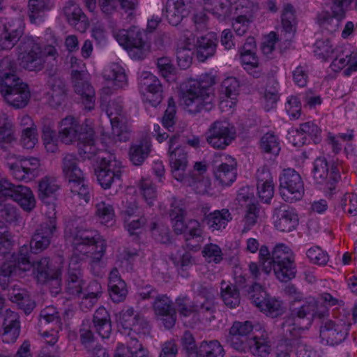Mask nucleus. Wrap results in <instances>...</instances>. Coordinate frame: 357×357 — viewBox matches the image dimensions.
Masks as SVG:
<instances>
[{"mask_svg":"<svg viewBox=\"0 0 357 357\" xmlns=\"http://www.w3.org/2000/svg\"><path fill=\"white\" fill-rule=\"evenodd\" d=\"M73 253L70 257L66 290L72 296H79L86 284L83 278L82 262L84 257L90 258L91 272L95 276L102 274L105 263L102 257L106 252L105 240L97 231L77 230L73 234Z\"/></svg>","mask_w":357,"mask_h":357,"instance_id":"nucleus-1","label":"nucleus"},{"mask_svg":"<svg viewBox=\"0 0 357 357\" xmlns=\"http://www.w3.org/2000/svg\"><path fill=\"white\" fill-rule=\"evenodd\" d=\"M13 244V237L8 231L1 233V248H4L6 250L5 252L1 251V256L3 255L4 260L1 264V276H10L16 273L17 270L26 271L33 266L37 280L40 282L44 283L52 280L56 284H59L61 273L52 268L50 258H42L31 265L28 246L25 245L22 246L19 253L15 254L10 252Z\"/></svg>","mask_w":357,"mask_h":357,"instance_id":"nucleus-2","label":"nucleus"},{"mask_svg":"<svg viewBox=\"0 0 357 357\" xmlns=\"http://www.w3.org/2000/svg\"><path fill=\"white\" fill-rule=\"evenodd\" d=\"M328 316V309L317 298L306 297L302 303H291L290 313L284 317L281 324L282 334L287 337H300L315 319H322Z\"/></svg>","mask_w":357,"mask_h":357,"instance_id":"nucleus-3","label":"nucleus"},{"mask_svg":"<svg viewBox=\"0 0 357 357\" xmlns=\"http://www.w3.org/2000/svg\"><path fill=\"white\" fill-rule=\"evenodd\" d=\"M258 250L261 269L266 275L273 271L277 279L282 282H287L296 277L295 257L288 246L277 245L271 254L266 245H261Z\"/></svg>","mask_w":357,"mask_h":357,"instance_id":"nucleus-4","label":"nucleus"},{"mask_svg":"<svg viewBox=\"0 0 357 357\" xmlns=\"http://www.w3.org/2000/svg\"><path fill=\"white\" fill-rule=\"evenodd\" d=\"M215 82V76L210 73L202 74L197 79L189 80L182 94L185 109L191 114L210 111L213 100L212 86Z\"/></svg>","mask_w":357,"mask_h":357,"instance_id":"nucleus-5","label":"nucleus"},{"mask_svg":"<svg viewBox=\"0 0 357 357\" xmlns=\"http://www.w3.org/2000/svg\"><path fill=\"white\" fill-rule=\"evenodd\" d=\"M51 37L52 43L45 46L43 50L33 37L28 36L23 37L17 47V61L20 66L29 71L38 72L44 68L45 58L50 57L56 61L59 54L54 45H57V40L54 36Z\"/></svg>","mask_w":357,"mask_h":357,"instance_id":"nucleus-6","label":"nucleus"},{"mask_svg":"<svg viewBox=\"0 0 357 357\" xmlns=\"http://www.w3.org/2000/svg\"><path fill=\"white\" fill-rule=\"evenodd\" d=\"M62 170L72 195L88 203L91 198L90 188L82 170L78 166L77 159L73 154H66L64 156Z\"/></svg>","mask_w":357,"mask_h":357,"instance_id":"nucleus-7","label":"nucleus"},{"mask_svg":"<svg viewBox=\"0 0 357 357\" xmlns=\"http://www.w3.org/2000/svg\"><path fill=\"white\" fill-rule=\"evenodd\" d=\"M15 69V63H10L12 73H6L1 77V96L8 105L22 108L28 104L30 92L27 84L13 73Z\"/></svg>","mask_w":357,"mask_h":357,"instance_id":"nucleus-8","label":"nucleus"},{"mask_svg":"<svg viewBox=\"0 0 357 357\" xmlns=\"http://www.w3.org/2000/svg\"><path fill=\"white\" fill-rule=\"evenodd\" d=\"M4 158L6 167L16 180L27 183L38 176L40 160L37 158L22 159L11 153H7Z\"/></svg>","mask_w":357,"mask_h":357,"instance_id":"nucleus-9","label":"nucleus"},{"mask_svg":"<svg viewBox=\"0 0 357 357\" xmlns=\"http://www.w3.org/2000/svg\"><path fill=\"white\" fill-rule=\"evenodd\" d=\"M106 113L112 126V135L115 142H126L130 139V131L126 123L128 115L123 110V100L121 98L111 100L107 107Z\"/></svg>","mask_w":357,"mask_h":357,"instance_id":"nucleus-10","label":"nucleus"},{"mask_svg":"<svg viewBox=\"0 0 357 357\" xmlns=\"http://www.w3.org/2000/svg\"><path fill=\"white\" fill-rule=\"evenodd\" d=\"M315 183L324 190H333L340 178L339 165L328 162L324 157H318L313 162L312 170Z\"/></svg>","mask_w":357,"mask_h":357,"instance_id":"nucleus-11","label":"nucleus"},{"mask_svg":"<svg viewBox=\"0 0 357 357\" xmlns=\"http://www.w3.org/2000/svg\"><path fill=\"white\" fill-rule=\"evenodd\" d=\"M280 193L285 202L301 200L304 195V183L301 175L294 169L282 171L279 177Z\"/></svg>","mask_w":357,"mask_h":357,"instance_id":"nucleus-12","label":"nucleus"},{"mask_svg":"<svg viewBox=\"0 0 357 357\" xmlns=\"http://www.w3.org/2000/svg\"><path fill=\"white\" fill-rule=\"evenodd\" d=\"M123 172L121 162L114 154L107 153L106 156L100 158V164L96 169V175L101 187L108 189L114 182L121 180Z\"/></svg>","mask_w":357,"mask_h":357,"instance_id":"nucleus-13","label":"nucleus"},{"mask_svg":"<svg viewBox=\"0 0 357 357\" xmlns=\"http://www.w3.org/2000/svg\"><path fill=\"white\" fill-rule=\"evenodd\" d=\"M350 324L341 319H328L321 323L319 328V337L323 344L337 346L347 337Z\"/></svg>","mask_w":357,"mask_h":357,"instance_id":"nucleus-14","label":"nucleus"},{"mask_svg":"<svg viewBox=\"0 0 357 357\" xmlns=\"http://www.w3.org/2000/svg\"><path fill=\"white\" fill-rule=\"evenodd\" d=\"M114 36L119 44L127 50L132 59H143L145 43L142 39V33L138 28L134 26L128 30H119L114 32Z\"/></svg>","mask_w":357,"mask_h":357,"instance_id":"nucleus-15","label":"nucleus"},{"mask_svg":"<svg viewBox=\"0 0 357 357\" xmlns=\"http://www.w3.org/2000/svg\"><path fill=\"white\" fill-rule=\"evenodd\" d=\"M235 138L236 129L227 121L213 122L206 132L207 142L216 149H225Z\"/></svg>","mask_w":357,"mask_h":357,"instance_id":"nucleus-16","label":"nucleus"},{"mask_svg":"<svg viewBox=\"0 0 357 357\" xmlns=\"http://www.w3.org/2000/svg\"><path fill=\"white\" fill-rule=\"evenodd\" d=\"M253 328L254 326L250 321H234L226 336L227 344L238 352H248L252 340L250 335Z\"/></svg>","mask_w":357,"mask_h":357,"instance_id":"nucleus-17","label":"nucleus"},{"mask_svg":"<svg viewBox=\"0 0 357 357\" xmlns=\"http://www.w3.org/2000/svg\"><path fill=\"white\" fill-rule=\"evenodd\" d=\"M236 160L230 155L222 154L213 161V174L221 185H231L236 178Z\"/></svg>","mask_w":357,"mask_h":357,"instance_id":"nucleus-18","label":"nucleus"},{"mask_svg":"<svg viewBox=\"0 0 357 357\" xmlns=\"http://www.w3.org/2000/svg\"><path fill=\"white\" fill-rule=\"evenodd\" d=\"M72 79L75 92L80 96L85 109L91 111L95 106V90L84 71L73 70Z\"/></svg>","mask_w":357,"mask_h":357,"instance_id":"nucleus-19","label":"nucleus"},{"mask_svg":"<svg viewBox=\"0 0 357 357\" xmlns=\"http://www.w3.org/2000/svg\"><path fill=\"white\" fill-rule=\"evenodd\" d=\"M174 151L169 152V163L173 177L184 185H192L195 181L185 173L188 166V153L183 147L176 146Z\"/></svg>","mask_w":357,"mask_h":357,"instance_id":"nucleus-20","label":"nucleus"},{"mask_svg":"<svg viewBox=\"0 0 357 357\" xmlns=\"http://www.w3.org/2000/svg\"><path fill=\"white\" fill-rule=\"evenodd\" d=\"M273 219L275 227L282 232H290L298 225V217L294 208L286 204L274 208Z\"/></svg>","mask_w":357,"mask_h":357,"instance_id":"nucleus-21","label":"nucleus"},{"mask_svg":"<svg viewBox=\"0 0 357 357\" xmlns=\"http://www.w3.org/2000/svg\"><path fill=\"white\" fill-rule=\"evenodd\" d=\"M88 125H80L77 119L73 116H67L59 124V137L61 141L70 144L80 139V135L84 133V129Z\"/></svg>","mask_w":357,"mask_h":357,"instance_id":"nucleus-22","label":"nucleus"},{"mask_svg":"<svg viewBox=\"0 0 357 357\" xmlns=\"http://www.w3.org/2000/svg\"><path fill=\"white\" fill-rule=\"evenodd\" d=\"M155 314L161 317L167 329L172 328L176 324V313L172 300L166 295H159L153 303Z\"/></svg>","mask_w":357,"mask_h":357,"instance_id":"nucleus-23","label":"nucleus"},{"mask_svg":"<svg viewBox=\"0 0 357 357\" xmlns=\"http://www.w3.org/2000/svg\"><path fill=\"white\" fill-rule=\"evenodd\" d=\"M78 141V153L83 159H91L102 153L101 149L97 146L94 138V130L90 126H86L84 133L81 134Z\"/></svg>","mask_w":357,"mask_h":357,"instance_id":"nucleus-24","label":"nucleus"},{"mask_svg":"<svg viewBox=\"0 0 357 357\" xmlns=\"http://www.w3.org/2000/svg\"><path fill=\"white\" fill-rule=\"evenodd\" d=\"M3 332L1 341L6 344H13L20 335V323L17 313L6 310L3 317Z\"/></svg>","mask_w":357,"mask_h":357,"instance_id":"nucleus-25","label":"nucleus"},{"mask_svg":"<svg viewBox=\"0 0 357 357\" xmlns=\"http://www.w3.org/2000/svg\"><path fill=\"white\" fill-rule=\"evenodd\" d=\"M56 231L54 226L40 225L32 236L29 250L35 254L43 251L50 244Z\"/></svg>","mask_w":357,"mask_h":357,"instance_id":"nucleus-26","label":"nucleus"},{"mask_svg":"<svg viewBox=\"0 0 357 357\" xmlns=\"http://www.w3.org/2000/svg\"><path fill=\"white\" fill-rule=\"evenodd\" d=\"M23 29L20 20H11L3 24L1 32V50H11L20 40Z\"/></svg>","mask_w":357,"mask_h":357,"instance_id":"nucleus-27","label":"nucleus"},{"mask_svg":"<svg viewBox=\"0 0 357 357\" xmlns=\"http://www.w3.org/2000/svg\"><path fill=\"white\" fill-rule=\"evenodd\" d=\"M63 13L68 22L78 31L83 32L88 27V20L79 8L74 1L70 0L66 3L63 7Z\"/></svg>","mask_w":357,"mask_h":357,"instance_id":"nucleus-28","label":"nucleus"},{"mask_svg":"<svg viewBox=\"0 0 357 357\" xmlns=\"http://www.w3.org/2000/svg\"><path fill=\"white\" fill-rule=\"evenodd\" d=\"M114 357H149V352L136 337H130L126 346L118 344Z\"/></svg>","mask_w":357,"mask_h":357,"instance_id":"nucleus-29","label":"nucleus"},{"mask_svg":"<svg viewBox=\"0 0 357 357\" xmlns=\"http://www.w3.org/2000/svg\"><path fill=\"white\" fill-rule=\"evenodd\" d=\"M218 45V38L215 33L211 32L198 38L197 42V58L201 62H204L212 57Z\"/></svg>","mask_w":357,"mask_h":357,"instance_id":"nucleus-30","label":"nucleus"},{"mask_svg":"<svg viewBox=\"0 0 357 357\" xmlns=\"http://www.w3.org/2000/svg\"><path fill=\"white\" fill-rule=\"evenodd\" d=\"M169 23L177 26L188 14L185 0H167L162 10Z\"/></svg>","mask_w":357,"mask_h":357,"instance_id":"nucleus-31","label":"nucleus"},{"mask_svg":"<svg viewBox=\"0 0 357 357\" xmlns=\"http://www.w3.org/2000/svg\"><path fill=\"white\" fill-rule=\"evenodd\" d=\"M184 238L188 247L195 250L199 248L204 241V227L198 220L190 219L187 222Z\"/></svg>","mask_w":357,"mask_h":357,"instance_id":"nucleus-32","label":"nucleus"},{"mask_svg":"<svg viewBox=\"0 0 357 357\" xmlns=\"http://www.w3.org/2000/svg\"><path fill=\"white\" fill-rule=\"evenodd\" d=\"M109 295L114 303L123 301L128 294L126 282L121 279L119 270L114 268L109 275Z\"/></svg>","mask_w":357,"mask_h":357,"instance_id":"nucleus-33","label":"nucleus"},{"mask_svg":"<svg viewBox=\"0 0 357 357\" xmlns=\"http://www.w3.org/2000/svg\"><path fill=\"white\" fill-rule=\"evenodd\" d=\"M206 172V165L199 162L195 164L194 169L191 172L188 174H186V176H189L195 181L194 184L188 185L192 187L197 193H206L211 188V180L203 175Z\"/></svg>","mask_w":357,"mask_h":357,"instance_id":"nucleus-34","label":"nucleus"},{"mask_svg":"<svg viewBox=\"0 0 357 357\" xmlns=\"http://www.w3.org/2000/svg\"><path fill=\"white\" fill-rule=\"evenodd\" d=\"M93 324L96 333L102 339L109 337L112 333L111 318L108 311L104 307H100L95 311Z\"/></svg>","mask_w":357,"mask_h":357,"instance_id":"nucleus-35","label":"nucleus"},{"mask_svg":"<svg viewBox=\"0 0 357 357\" xmlns=\"http://www.w3.org/2000/svg\"><path fill=\"white\" fill-rule=\"evenodd\" d=\"M321 129L314 122L308 121L301 124L299 130H296V136L301 137V139L294 142L295 146H301L309 143V139H312L317 144L320 140Z\"/></svg>","mask_w":357,"mask_h":357,"instance_id":"nucleus-36","label":"nucleus"},{"mask_svg":"<svg viewBox=\"0 0 357 357\" xmlns=\"http://www.w3.org/2000/svg\"><path fill=\"white\" fill-rule=\"evenodd\" d=\"M231 220L232 215L227 208L215 210L204 216V221L212 231L225 229Z\"/></svg>","mask_w":357,"mask_h":357,"instance_id":"nucleus-37","label":"nucleus"},{"mask_svg":"<svg viewBox=\"0 0 357 357\" xmlns=\"http://www.w3.org/2000/svg\"><path fill=\"white\" fill-rule=\"evenodd\" d=\"M204 10L211 13L219 21H225L231 17L229 0H202Z\"/></svg>","mask_w":357,"mask_h":357,"instance_id":"nucleus-38","label":"nucleus"},{"mask_svg":"<svg viewBox=\"0 0 357 357\" xmlns=\"http://www.w3.org/2000/svg\"><path fill=\"white\" fill-rule=\"evenodd\" d=\"M331 67L334 71H339L344 68V74L349 76L353 72L357 71V50L352 51L349 54L344 56H336L332 61Z\"/></svg>","mask_w":357,"mask_h":357,"instance_id":"nucleus-39","label":"nucleus"},{"mask_svg":"<svg viewBox=\"0 0 357 357\" xmlns=\"http://www.w3.org/2000/svg\"><path fill=\"white\" fill-rule=\"evenodd\" d=\"M281 20L285 39L290 40L294 37L296 29V20L293 6L291 4L284 5Z\"/></svg>","mask_w":357,"mask_h":357,"instance_id":"nucleus-40","label":"nucleus"},{"mask_svg":"<svg viewBox=\"0 0 357 357\" xmlns=\"http://www.w3.org/2000/svg\"><path fill=\"white\" fill-rule=\"evenodd\" d=\"M48 85L52 90V104L54 106L61 105L66 98V86L63 79L53 75L48 80Z\"/></svg>","mask_w":357,"mask_h":357,"instance_id":"nucleus-41","label":"nucleus"},{"mask_svg":"<svg viewBox=\"0 0 357 357\" xmlns=\"http://www.w3.org/2000/svg\"><path fill=\"white\" fill-rule=\"evenodd\" d=\"M257 298L256 307L267 316L276 317L283 313L282 302L275 298L266 296L263 301Z\"/></svg>","mask_w":357,"mask_h":357,"instance_id":"nucleus-42","label":"nucleus"},{"mask_svg":"<svg viewBox=\"0 0 357 357\" xmlns=\"http://www.w3.org/2000/svg\"><path fill=\"white\" fill-rule=\"evenodd\" d=\"M298 337H284L292 357H311L314 354L311 347Z\"/></svg>","mask_w":357,"mask_h":357,"instance_id":"nucleus-43","label":"nucleus"},{"mask_svg":"<svg viewBox=\"0 0 357 357\" xmlns=\"http://www.w3.org/2000/svg\"><path fill=\"white\" fill-rule=\"evenodd\" d=\"M199 357H224L225 351L218 340L203 341L197 350Z\"/></svg>","mask_w":357,"mask_h":357,"instance_id":"nucleus-44","label":"nucleus"},{"mask_svg":"<svg viewBox=\"0 0 357 357\" xmlns=\"http://www.w3.org/2000/svg\"><path fill=\"white\" fill-rule=\"evenodd\" d=\"M150 153V144L147 142L140 141L130 148V160L135 165H141Z\"/></svg>","mask_w":357,"mask_h":357,"instance_id":"nucleus-45","label":"nucleus"},{"mask_svg":"<svg viewBox=\"0 0 357 357\" xmlns=\"http://www.w3.org/2000/svg\"><path fill=\"white\" fill-rule=\"evenodd\" d=\"M241 60L244 69L253 77L259 78L261 75V69L258 66L257 58L254 52H250V50L245 52H241Z\"/></svg>","mask_w":357,"mask_h":357,"instance_id":"nucleus-46","label":"nucleus"},{"mask_svg":"<svg viewBox=\"0 0 357 357\" xmlns=\"http://www.w3.org/2000/svg\"><path fill=\"white\" fill-rule=\"evenodd\" d=\"M96 215L100 222L106 227H112L115 222V215L113 206L105 202H100L96 205Z\"/></svg>","mask_w":357,"mask_h":357,"instance_id":"nucleus-47","label":"nucleus"},{"mask_svg":"<svg viewBox=\"0 0 357 357\" xmlns=\"http://www.w3.org/2000/svg\"><path fill=\"white\" fill-rule=\"evenodd\" d=\"M271 351V342L267 337L254 336L250 342L249 351L253 355L259 357H267Z\"/></svg>","mask_w":357,"mask_h":357,"instance_id":"nucleus-48","label":"nucleus"},{"mask_svg":"<svg viewBox=\"0 0 357 357\" xmlns=\"http://www.w3.org/2000/svg\"><path fill=\"white\" fill-rule=\"evenodd\" d=\"M221 296L225 304L230 308H235L240 303L238 290L233 284L225 282L221 283Z\"/></svg>","mask_w":357,"mask_h":357,"instance_id":"nucleus-49","label":"nucleus"},{"mask_svg":"<svg viewBox=\"0 0 357 357\" xmlns=\"http://www.w3.org/2000/svg\"><path fill=\"white\" fill-rule=\"evenodd\" d=\"M231 17H253L254 3L251 0H236L233 3L229 0Z\"/></svg>","mask_w":357,"mask_h":357,"instance_id":"nucleus-50","label":"nucleus"},{"mask_svg":"<svg viewBox=\"0 0 357 357\" xmlns=\"http://www.w3.org/2000/svg\"><path fill=\"white\" fill-rule=\"evenodd\" d=\"M59 189V185L56 178L45 176L38 183V197L44 201L53 195Z\"/></svg>","mask_w":357,"mask_h":357,"instance_id":"nucleus-51","label":"nucleus"},{"mask_svg":"<svg viewBox=\"0 0 357 357\" xmlns=\"http://www.w3.org/2000/svg\"><path fill=\"white\" fill-rule=\"evenodd\" d=\"M259 148L264 153L278 155L280 151L278 137L273 132H266L260 139Z\"/></svg>","mask_w":357,"mask_h":357,"instance_id":"nucleus-52","label":"nucleus"},{"mask_svg":"<svg viewBox=\"0 0 357 357\" xmlns=\"http://www.w3.org/2000/svg\"><path fill=\"white\" fill-rule=\"evenodd\" d=\"M317 19L319 26L330 33H333L338 29L342 20L331 15L328 10L320 12L317 15Z\"/></svg>","mask_w":357,"mask_h":357,"instance_id":"nucleus-53","label":"nucleus"},{"mask_svg":"<svg viewBox=\"0 0 357 357\" xmlns=\"http://www.w3.org/2000/svg\"><path fill=\"white\" fill-rule=\"evenodd\" d=\"M48 9L44 0H29L28 15L33 24H39L43 21V13Z\"/></svg>","mask_w":357,"mask_h":357,"instance_id":"nucleus-54","label":"nucleus"},{"mask_svg":"<svg viewBox=\"0 0 357 357\" xmlns=\"http://www.w3.org/2000/svg\"><path fill=\"white\" fill-rule=\"evenodd\" d=\"M144 91L146 92L144 101L149 102L152 107H156L163 98L162 86L158 79L150 86V88H146Z\"/></svg>","mask_w":357,"mask_h":357,"instance_id":"nucleus-55","label":"nucleus"},{"mask_svg":"<svg viewBox=\"0 0 357 357\" xmlns=\"http://www.w3.org/2000/svg\"><path fill=\"white\" fill-rule=\"evenodd\" d=\"M40 323L41 325L52 324L58 332V329L61 326V319L56 308L54 306H48L43 309L40 313Z\"/></svg>","mask_w":357,"mask_h":357,"instance_id":"nucleus-56","label":"nucleus"},{"mask_svg":"<svg viewBox=\"0 0 357 357\" xmlns=\"http://www.w3.org/2000/svg\"><path fill=\"white\" fill-rule=\"evenodd\" d=\"M16 141L13 118L7 114L1 115V143H12Z\"/></svg>","mask_w":357,"mask_h":357,"instance_id":"nucleus-57","label":"nucleus"},{"mask_svg":"<svg viewBox=\"0 0 357 357\" xmlns=\"http://www.w3.org/2000/svg\"><path fill=\"white\" fill-rule=\"evenodd\" d=\"M15 202L26 211H31L36 206V199L30 188L23 186L20 188L18 195H15Z\"/></svg>","mask_w":357,"mask_h":357,"instance_id":"nucleus-58","label":"nucleus"},{"mask_svg":"<svg viewBox=\"0 0 357 357\" xmlns=\"http://www.w3.org/2000/svg\"><path fill=\"white\" fill-rule=\"evenodd\" d=\"M79 338L82 345L86 351L96 345L95 344L96 338L89 320L83 321L79 331Z\"/></svg>","mask_w":357,"mask_h":357,"instance_id":"nucleus-59","label":"nucleus"},{"mask_svg":"<svg viewBox=\"0 0 357 357\" xmlns=\"http://www.w3.org/2000/svg\"><path fill=\"white\" fill-rule=\"evenodd\" d=\"M240 83L235 77H228L225 78L220 85V93L225 95L226 98L231 100H235L239 94Z\"/></svg>","mask_w":357,"mask_h":357,"instance_id":"nucleus-60","label":"nucleus"},{"mask_svg":"<svg viewBox=\"0 0 357 357\" xmlns=\"http://www.w3.org/2000/svg\"><path fill=\"white\" fill-rule=\"evenodd\" d=\"M259 208L256 204H250L247 206L243 218V227L241 234H246L256 225L259 218Z\"/></svg>","mask_w":357,"mask_h":357,"instance_id":"nucleus-61","label":"nucleus"},{"mask_svg":"<svg viewBox=\"0 0 357 357\" xmlns=\"http://www.w3.org/2000/svg\"><path fill=\"white\" fill-rule=\"evenodd\" d=\"M107 79L112 80L116 88H123L126 85L127 77L124 69L117 63H112L105 75Z\"/></svg>","mask_w":357,"mask_h":357,"instance_id":"nucleus-62","label":"nucleus"},{"mask_svg":"<svg viewBox=\"0 0 357 357\" xmlns=\"http://www.w3.org/2000/svg\"><path fill=\"white\" fill-rule=\"evenodd\" d=\"M139 189L146 203L151 206L157 197L155 185L150 178H142L139 183Z\"/></svg>","mask_w":357,"mask_h":357,"instance_id":"nucleus-63","label":"nucleus"},{"mask_svg":"<svg viewBox=\"0 0 357 357\" xmlns=\"http://www.w3.org/2000/svg\"><path fill=\"white\" fill-rule=\"evenodd\" d=\"M157 65L161 75L168 82L176 80V68L169 59L160 58L158 59Z\"/></svg>","mask_w":357,"mask_h":357,"instance_id":"nucleus-64","label":"nucleus"}]
</instances>
